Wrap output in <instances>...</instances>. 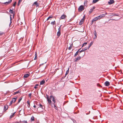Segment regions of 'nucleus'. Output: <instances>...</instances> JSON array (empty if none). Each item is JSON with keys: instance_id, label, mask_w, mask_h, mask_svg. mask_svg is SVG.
I'll return each mask as SVG.
<instances>
[{"instance_id": "obj_2", "label": "nucleus", "mask_w": 123, "mask_h": 123, "mask_svg": "<svg viewBox=\"0 0 123 123\" xmlns=\"http://www.w3.org/2000/svg\"><path fill=\"white\" fill-rule=\"evenodd\" d=\"M17 97L16 98H13L12 99V100L10 101V103L9 105H10L12 104V103H14L16 101V100L17 99Z\"/></svg>"}, {"instance_id": "obj_62", "label": "nucleus", "mask_w": 123, "mask_h": 123, "mask_svg": "<svg viewBox=\"0 0 123 123\" xmlns=\"http://www.w3.org/2000/svg\"><path fill=\"white\" fill-rule=\"evenodd\" d=\"M2 34L1 33H0V35H1Z\"/></svg>"}, {"instance_id": "obj_60", "label": "nucleus", "mask_w": 123, "mask_h": 123, "mask_svg": "<svg viewBox=\"0 0 123 123\" xmlns=\"http://www.w3.org/2000/svg\"><path fill=\"white\" fill-rule=\"evenodd\" d=\"M33 107H34V108H35L36 107V106L35 105H34L33 106Z\"/></svg>"}, {"instance_id": "obj_5", "label": "nucleus", "mask_w": 123, "mask_h": 123, "mask_svg": "<svg viewBox=\"0 0 123 123\" xmlns=\"http://www.w3.org/2000/svg\"><path fill=\"white\" fill-rule=\"evenodd\" d=\"M67 17V16L66 15L64 14L62 15L60 19H64Z\"/></svg>"}, {"instance_id": "obj_12", "label": "nucleus", "mask_w": 123, "mask_h": 123, "mask_svg": "<svg viewBox=\"0 0 123 123\" xmlns=\"http://www.w3.org/2000/svg\"><path fill=\"white\" fill-rule=\"evenodd\" d=\"M80 49H79L75 53L74 55V56H76L78 54V53L79 52L80 53V49Z\"/></svg>"}, {"instance_id": "obj_45", "label": "nucleus", "mask_w": 123, "mask_h": 123, "mask_svg": "<svg viewBox=\"0 0 123 123\" xmlns=\"http://www.w3.org/2000/svg\"><path fill=\"white\" fill-rule=\"evenodd\" d=\"M53 97H53V96H52V95H51L50 96V98H49L50 99L51 98H53Z\"/></svg>"}, {"instance_id": "obj_43", "label": "nucleus", "mask_w": 123, "mask_h": 123, "mask_svg": "<svg viewBox=\"0 0 123 123\" xmlns=\"http://www.w3.org/2000/svg\"><path fill=\"white\" fill-rule=\"evenodd\" d=\"M84 51V50L83 49H82V50H81L80 51V53H81L82 52H83V51Z\"/></svg>"}, {"instance_id": "obj_41", "label": "nucleus", "mask_w": 123, "mask_h": 123, "mask_svg": "<svg viewBox=\"0 0 123 123\" xmlns=\"http://www.w3.org/2000/svg\"><path fill=\"white\" fill-rule=\"evenodd\" d=\"M31 93H30L28 94V96L30 98H31Z\"/></svg>"}, {"instance_id": "obj_6", "label": "nucleus", "mask_w": 123, "mask_h": 123, "mask_svg": "<svg viewBox=\"0 0 123 123\" xmlns=\"http://www.w3.org/2000/svg\"><path fill=\"white\" fill-rule=\"evenodd\" d=\"M81 57H80L79 56V57H77L76 58L75 60L74 61V62H77L81 59Z\"/></svg>"}, {"instance_id": "obj_28", "label": "nucleus", "mask_w": 123, "mask_h": 123, "mask_svg": "<svg viewBox=\"0 0 123 123\" xmlns=\"http://www.w3.org/2000/svg\"><path fill=\"white\" fill-rule=\"evenodd\" d=\"M20 92L19 91V90H18L17 92H14V95H15L16 94H17L18 93Z\"/></svg>"}, {"instance_id": "obj_52", "label": "nucleus", "mask_w": 123, "mask_h": 123, "mask_svg": "<svg viewBox=\"0 0 123 123\" xmlns=\"http://www.w3.org/2000/svg\"><path fill=\"white\" fill-rule=\"evenodd\" d=\"M111 20H118V19H111Z\"/></svg>"}, {"instance_id": "obj_55", "label": "nucleus", "mask_w": 123, "mask_h": 123, "mask_svg": "<svg viewBox=\"0 0 123 123\" xmlns=\"http://www.w3.org/2000/svg\"><path fill=\"white\" fill-rule=\"evenodd\" d=\"M34 88L35 89H36L37 88V87L36 86H35L34 87Z\"/></svg>"}, {"instance_id": "obj_31", "label": "nucleus", "mask_w": 123, "mask_h": 123, "mask_svg": "<svg viewBox=\"0 0 123 123\" xmlns=\"http://www.w3.org/2000/svg\"><path fill=\"white\" fill-rule=\"evenodd\" d=\"M9 12L10 13H13V10H11V9H10Z\"/></svg>"}, {"instance_id": "obj_15", "label": "nucleus", "mask_w": 123, "mask_h": 123, "mask_svg": "<svg viewBox=\"0 0 123 123\" xmlns=\"http://www.w3.org/2000/svg\"><path fill=\"white\" fill-rule=\"evenodd\" d=\"M8 108V106L7 105H5L4 107V110L5 111L7 110Z\"/></svg>"}, {"instance_id": "obj_34", "label": "nucleus", "mask_w": 123, "mask_h": 123, "mask_svg": "<svg viewBox=\"0 0 123 123\" xmlns=\"http://www.w3.org/2000/svg\"><path fill=\"white\" fill-rule=\"evenodd\" d=\"M39 106L40 108H41L42 109H43V106L41 104H39Z\"/></svg>"}, {"instance_id": "obj_11", "label": "nucleus", "mask_w": 123, "mask_h": 123, "mask_svg": "<svg viewBox=\"0 0 123 123\" xmlns=\"http://www.w3.org/2000/svg\"><path fill=\"white\" fill-rule=\"evenodd\" d=\"M12 0H10L8 2H5L4 3H3L5 5H7L8 4L10 3H11L12 1Z\"/></svg>"}, {"instance_id": "obj_9", "label": "nucleus", "mask_w": 123, "mask_h": 123, "mask_svg": "<svg viewBox=\"0 0 123 123\" xmlns=\"http://www.w3.org/2000/svg\"><path fill=\"white\" fill-rule=\"evenodd\" d=\"M104 84L105 86H109L110 85V83L108 81H106Z\"/></svg>"}, {"instance_id": "obj_19", "label": "nucleus", "mask_w": 123, "mask_h": 123, "mask_svg": "<svg viewBox=\"0 0 123 123\" xmlns=\"http://www.w3.org/2000/svg\"><path fill=\"white\" fill-rule=\"evenodd\" d=\"M53 16L51 15L49 16L47 18L46 20L48 21L49 19H50V18H53Z\"/></svg>"}, {"instance_id": "obj_21", "label": "nucleus", "mask_w": 123, "mask_h": 123, "mask_svg": "<svg viewBox=\"0 0 123 123\" xmlns=\"http://www.w3.org/2000/svg\"><path fill=\"white\" fill-rule=\"evenodd\" d=\"M31 121H34L35 120V118L34 116H32L31 118Z\"/></svg>"}, {"instance_id": "obj_49", "label": "nucleus", "mask_w": 123, "mask_h": 123, "mask_svg": "<svg viewBox=\"0 0 123 123\" xmlns=\"http://www.w3.org/2000/svg\"><path fill=\"white\" fill-rule=\"evenodd\" d=\"M53 105H54V107L55 108V107H56V105H55V103H53Z\"/></svg>"}, {"instance_id": "obj_56", "label": "nucleus", "mask_w": 123, "mask_h": 123, "mask_svg": "<svg viewBox=\"0 0 123 123\" xmlns=\"http://www.w3.org/2000/svg\"><path fill=\"white\" fill-rule=\"evenodd\" d=\"M13 18H14V15H15V13H13Z\"/></svg>"}, {"instance_id": "obj_20", "label": "nucleus", "mask_w": 123, "mask_h": 123, "mask_svg": "<svg viewBox=\"0 0 123 123\" xmlns=\"http://www.w3.org/2000/svg\"><path fill=\"white\" fill-rule=\"evenodd\" d=\"M51 24L53 25H55L56 23L55 21L51 22Z\"/></svg>"}, {"instance_id": "obj_61", "label": "nucleus", "mask_w": 123, "mask_h": 123, "mask_svg": "<svg viewBox=\"0 0 123 123\" xmlns=\"http://www.w3.org/2000/svg\"><path fill=\"white\" fill-rule=\"evenodd\" d=\"M55 108V109H57V107H56Z\"/></svg>"}, {"instance_id": "obj_39", "label": "nucleus", "mask_w": 123, "mask_h": 123, "mask_svg": "<svg viewBox=\"0 0 123 123\" xmlns=\"http://www.w3.org/2000/svg\"><path fill=\"white\" fill-rule=\"evenodd\" d=\"M12 15H10V24L12 22H11V21H12V18L11 17V16H12Z\"/></svg>"}, {"instance_id": "obj_40", "label": "nucleus", "mask_w": 123, "mask_h": 123, "mask_svg": "<svg viewBox=\"0 0 123 123\" xmlns=\"http://www.w3.org/2000/svg\"><path fill=\"white\" fill-rule=\"evenodd\" d=\"M88 49V48H87V47H85L84 49H83L84 50V51H85V50H87V49Z\"/></svg>"}, {"instance_id": "obj_50", "label": "nucleus", "mask_w": 123, "mask_h": 123, "mask_svg": "<svg viewBox=\"0 0 123 123\" xmlns=\"http://www.w3.org/2000/svg\"><path fill=\"white\" fill-rule=\"evenodd\" d=\"M71 46H70V47H69V48H68V49H69V50H70L71 49Z\"/></svg>"}, {"instance_id": "obj_25", "label": "nucleus", "mask_w": 123, "mask_h": 123, "mask_svg": "<svg viewBox=\"0 0 123 123\" xmlns=\"http://www.w3.org/2000/svg\"><path fill=\"white\" fill-rule=\"evenodd\" d=\"M69 69H68V70L67 71L66 73L65 74V76L64 77V78L68 74L69 72Z\"/></svg>"}, {"instance_id": "obj_44", "label": "nucleus", "mask_w": 123, "mask_h": 123, "mask_svg": "<svg viewBox=\"0 0 123 123\" xmlns=\"http://www.w3.org/2000/svg\"><path fill=\"white\" fill-rule=\"evenodd\" d=\"M97 86H101L102 87V86L99 84H97Z\"/></svg>"}, {"instance_id": "obj_64", "label": "nucleus", "mask_w": 123, "mask_h": 123, "mask_svg": "<svg viewBox=\"0 0 123 123\" xmlns=\"http://www.w3.org/2000/svg\"><path fill=\"white\" fill-rule=\"evenodd\" d=\"M17 123H19V122H17Z\"/></svg>"}, {"instance_id": "obj_37", "label": "nucleus", "mask_w": 123, "mask_h": 123, "mask_svg": "<svg viewBox=\"0 0 123 123\" xmlns=\"http://www.w3.org/2000/svg\"><path fill=\"white\" fill-rule=\"evenodd\" d=\"M83 22L82 21H80V22L79 23V25H82L83 24Z\"/></svg>"}, {"instance_id": "obj_36", "label": "nucleus", "mask_w": 123, "mask_h": 123, "mask_svg": "<svg viewBox=\"0 0 123 123\" xmlns=\"http://www.w3.org/2000/svg\"><path fill=\"white\" fill-rule=\"evenodd\" d=\"M22 98H20V99H19L18 101V103H19L20 101L21 100H22Z\"/></svg>"}, {"instance_id": "obj_35", "label": "nucleus", "mask_w": 123, "mask_h": 123, "mask_svg": "<svg viewBox=\"0 0 123 123\" xmlns=\"http://www.w3.org/2000/svg\"><path fill=\"white\" fill-rule=\"evenodd\" d=\"M20 122H21V121H20ZM22 122H23L24 123H28L27 121H22Z\"/></svg>"}, {"instance_id": "obj_53", "label": "nucleus", "mask_w": 123, "mask_h": 123, "mask_svg": "<svg viewBox=\"0 0 123 123\" xmlns=\"http://www.w3.org/2000/svg\"><path fill=\"white\" fill-rule=\"evenodd\" d=\"M84 6H85L86 7H87L88 6L87 4H86L85 5H84Z\"/></svg>"}, {"instance_id": "obj_10", "label": "nucleus", "mask_w": 123, "mask_h": 123, "mask_svg": "<svg viewBox=\"0 0 123 123\" xmlns=\"http://www.w3.org/2000/svg\"><path fill=\"white\" fill-rule=\"evenodd\" d=\"M98 18L97 17L94 18L92 20V24L93 23L94 21H96L98 19Z\"/></svg>"}, {"instance_id": "obj_16", "label": "nucleus", "mask_w": 123, "mask_h": 123, "mask_svg": "<svg viewBox=\"0 0 123 123\" xmlns=\"http://www.w3.org/2000/svg\"><path fill=\"white\" fill-rule=\"evenodd\" d=\"M29 75L28 74H25L24 76V78H27Z\"/></svg>"}, {"instance_id": "obj_22", "label": "nucleus", "mask_w": 123, "mask_h": 123, "mask_svg": "<svg viewBox=\"0 0 123 123\" xmlns=\"http://www.w3.org/2000/svg\"><path fill=\"white\" fill-rule=\"evenodd\" d=\"M27 102L28 104V105H27L28 107H30V103L29 102V100L28 101H27Z\"/></svg>"}, {"instance_id": "obj_58", "label": "nucleus", "mask_w": 123, "mask_h": 123, "mask_svg": "<svg viewBox=\"0 0 123 123\" xmlns=\"http://www.w3.org/2000/svg\"><path fill=\"white\" fill-rule=\"evenodd\" d=\"M38 85L37 84H36V85H35V86H37Z\"/></svg>"}, {"instance_id": "obj_27", "label": "nucleus", "mask_w": 123, "mask_h": 123, "mask_svg": "<svg viewBox=\"0 0 123 123\" xmlns=\"http://www.w3.org/2000/svg\"><path fill=\"white\" fill-rule=\"evenodd\" d=\"M52 101L54 102V103H55L56 102L55 99L54 97H53Z\"/></svg>"}, {"instance_id": "obj_8", "label": "nucleus", "mask_w": 123, "mask_h": 123, "mask_svg": "<svg viewBox=\"0 0 123 123\" xmlns=\"http://www.w3.org/2000/svg\"><path fill=\"white\" fill-rule=\"evenodd\" d=\"M115 1L113 0H110V1L108 2V4L109 5H111L114 3Z\"/></svg>"}, {"instance_id": "obj_42", "label": "nucleus", "mask_w": 123, "mask_h": 123, "mask_svg": "<svg viewBox=\"0 0 123 123\" xmlns=\"http://www.w3.org/2000/svg\"><path fill=\"white\" fill-rule=\"evenodd\" d=\"M46 98H47V99L48 98H49V96L48 95H47V94H46Z\"/></svg>"}, {"instance_id": "obj_46", "label": "nucleus", "mask_w": 123, "mask_h": 123, "mask_svg": "<svg viewBox=\"0 0 123 123\" xmlns=\"http://www.w3.org/2000/svg\"><path fill=\"white\" fill-rule=\"evenodd\" d=\"M85 20L84 19H83V18L81 20H80V21H83H83Z\"/></svg>"}, {"instance_id": "obj_24", "label": "nucleus", "mask_w": 123, "mask_h": 123, "mask_svg": "<svg viewBox=\"0 0 123 123\" xmlns=\"http://www.w3.org/2000/svg\"><path fill=\"white\" fill-rule=\"evenodd\" d=\"M22 0H19L18 3V6H19V5L20 3L22 1Z\"/></svg>"}, {"instance_id": "obj_63", "label": "nucleus", "mask_w": 123, "mask_h": 123, "mask_svg": "<svg viewBox=\"0 0 123 123\" xmlns=\"http://www.w3.org/2000/svg\"><path fill=\"white\" fill-rule=\"evenodd\" d=\"M19 103H18V102H17V103L16 104V105L18 104Z\"/></svg>"}, {"instance_id": "obj_33", "label": "nucleus", "mask_w": 123, "mask_h": 123, "mask_svg": "<svg viewBox=\"0 0 123 123\" xmlns=\"http://www.w3.org/2000/svg\"><path fill=\"white\" fill-rule=\"evenodd\" d=\"M17 2L16 1L13 4V6L14 7H15L16 4Z\"/></svg>"}, {"instance_id": "obj_3", "label": "nucleus", "mask_w": 123, "mask_h": 123, "mask_svg": "<svg viewBox=\"0 0 123 123\" xmlns=\"http://www.w3.org/2000/svg\"><path fill=\"white\" fill-rule=\"evenodd\" d=\"M36 6V7H39V4L37 1H36L34 2L32 4V6Z\"/></svg>"}, {"instance_id": "obj_4", "label": "nucleus", "mask_w": 123, "mask_h": 123, "mask_svg": "<svg viewBox=\"0 0 123 123\" xmlns=\"http://www.w3.org/2000/svg\"><path fill=\"white\" fill-rule=\"evenodd\" d=\"M105 16V14H103L101 15H100L99 16L97 17V18L98 19H100L102 17H104Z\"/></svg>"}, {"instance_id": "obj_29", "label": "nucleus", "mask_w": 123, "mask_h": 123, "mask_svg": "<svg viewBox=\"0 0 123 123\" xmlns=\"http://www.w3.org/2000/svg\"><path fill=\"white\" fill-rule=\"evenodd\" d=\"M15 113V112L14 113H13L12 115H11L10 116V118H12V117H13Z\"/></svg>"}, {"instance_id": "obj_32", "label": "nucleus", "mask_w": 123, "mask_h": 123, "mask_svg": "<svg viewBox=\"0 0 123 123\" xmlns=\"http://www.w3.org/2000/svg\"><path fill=\"white\" fill-rule=\"evenodd\" d=\"M87 2L88 1L87 0H86L85 1L84 3V5H85L86 4H87Z\"/></svg>"}, {"instance_id": "obj_54", "label": "nucleus", "mask_w": 123, "mask_h": 123, "mask_svg": "<svg viewBox=\"0 0 123 123\" xmlns=\"http://www.w3.org/2000/svg\"><path fill=\"white\" fill-rule=\"evenodd\" d=\"M118 16L117 15V14H114V15H113V16Z\"/></svg>"}, {"instance_id": "obj_48", "label": "nucleus", "mask_w": 123, "mask_h": 123, "mask_svg": "<svg viewBox=\"0 0 123 123\" xmlns=\"http://www.w3.org/2000/svg\"><path fill=\"white\" fill-rule=\"evenodd\" d=\"M37 56H35V57L34 58V60H36L37 59Z\"/></svg>"}, {"instance_id": "obj_23", "label": "nucleus", "mask_w": 123, "mask_h": 123, "mask_svg": "<svg viewBox=\"0 0 123 123\" xmlns=\"http://www.w3.org/2000/svg\"><path fill=\"white\" fill-rule=\"evenodd\" d=\"M92 44V42H91L88 46V49L91 46V45Z\"/></svg>"}, {"instance_id": "obj_26", "label": "nucleus", "mask_w": 123, "mask_h": 123, "mask_svg": "<svg viewBox=\"0 0 123 123\" xmlns=\"http://www.w3.org/2000/svg\"><path fill=\"white\" fill-rule=\"evenodd\" d=\"M93 33L95 35V36H97V32L95 30L94 31V32Z\"/></svg>"}, {"instance_id": "obj_14", "label": "nucleus", "mask_w": 123, "mask_h": 123, "mask_svg": "<svg viewBox=\"0 0 123 123\" xmlns=\"http://www.w3.org/2000/svg\"><path fill=\"white\" fill-rule=\"evenodd\" d=\"M45 82V81L44 80H43L40 82V85H43L44 83Z\"/></svg>"}, {"instance_id": "obj_13", "label": "nucleus", "mask_w": 123, "mask_h": 123, "mask_svg": "<svg viewBox=\"0 0 123 123\" xmlns=\"http://www.w3.org/2000/svg\"><path fill=\"white\" fill-rule=\"evenodd\" d=\"M47 101H48V103L49 104H51L52 103V102L50 100V99L49 98H48L47 99Z\"/></svg>"}, {"instance_id": "obj_18", "label": "nucleus", "mask_w": 123, "mask_h": 123, "mask_svg": "<svg viewBox=\"0 0 123 123\" xmlns=\"http://www.w3.org/2000/svg\"><path fill=\"white\" fill-rule=\"evenodd\" d=\"M99 0H93L92 3L94 4L98 2Z\"/></svg>"}, {"instance_id": "obj_47", "label": "nucleus", "mask_w": 123, "mask_h": 123, "mask_svg": "<svg viewBox=\"0 0 123 123\" xmlns=\"http://www.w3.org/2000/svg\"><path fill=\"white\" fill-rule=\"evenodd\" d=\"M35 56H37V52H35Z\"/></svg>"}, {"instance_id": "obj_7", "label": "nucleus", "mask_w": 123, "mask_h": 123, "mask_svg": "<svg viewBox=\"0 0 123 123\" xmlns=\"http://www.w3.org/2000/svg\"><path fill=\"white\" fill-rule=\"evenodd\" d=\"M95 8V6H93L92 8H91L90 9V11L89 12V14L91 13L93 11V10Z\"/></svg>"}, {"instance_id": "obj_30", "label": "nucleus", "mask_w": 123, "mask_h": 123, "mask_svg": "<svg viewBox=\"0 0 123 123\" xmlns=\"http://www.w3.org/2000/svg\"><path fill=\"white\" fill-rule=\"evenodd\" d=\"M87 42H86V43H84L83 44L82 46V47H83L86 44H87Z\"/></svg>"}, {"instance_id": "obj_38", "label": "nucleus", "mask_w": 123, "mask_h": 123, "mask_svg": "<svg viewBox=\"0 0 123 123\" xmlns=\"http://www.w3.org/2000/svg\"><path fill=\"white\" fill-rule=\"evenodd\" d=\"M61 26H60V27L58 29V31H60L61 30Z\"/></svg>"}, {"instance_id": "obj_59", "label": "nucleus", "mask_w": 123, "mask_h": 123, "mask_svg": "<svg viewBox=\"0 0 123 123\" xmlns=\"http://www.w3.org/2000/svg\"><path fill=\"white\" fill-rule=\"evenodd\" d=\"M85 16H84L83 17V19H85Z\"/></svg>"}, {"instance_id": "obj_51", "label": "nucleus", "mask_w": 123, "mask_h": 123, "mask_svg": "<svg viewBox=\"0 0 123 123\" xmlns=\"http://www.w3.org/2000/svg\"><path fill=\"white\" fill-rule=\"evenodd\" d=\"M97 36H95L93 38V39H96L97 37Z\"/></svg>"}, {"instance_id": "obj_1", "label": "nucleus", "mask_w": 123, "mask_h": 123, "mask_svg": "<svg viewBox=\"0 0 123 123\" xmlns=\"http://www.w3.org/2000/svg\"><path fill=\"white\" fill-rule=\"evenodd\" d=\"M85 9V7L83 5H81L78 8V11L79 12H81Z\"/></svg>"}, {"instance_id": "obj_57", "label": "nucleus", "mask_w": 123, "mask_h": 123, "mask_svg": "<svg viewBox=\"0 0 123 123\" xmlns=\"http://www.w3.org/2000/svg\"><path fill=\"white\" fill-rule=\"evenodd\" d=\"M89 113H86V115H88V114H89V113H90V111H89Z\"/></svg>"}, {"instance_id": "obj_17", "label": "nucleus", "mask_w": 123, "mask_h": 123, "mask_svg": "<svg viewBox=\"0 0 123 123\" xmlns=\"http://www.w3.org/2000/svg\"><path fill=\"white\" fill-rule=\"evenodd\" d=\"M61 33L60 31H58L57 33V36H58V37H59L60 36Z\"/></svg>"}]
</instances>
